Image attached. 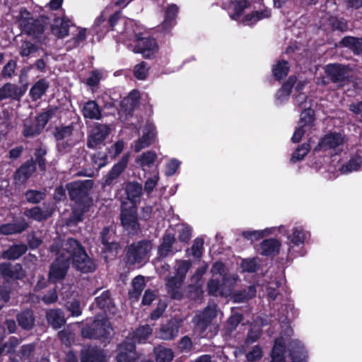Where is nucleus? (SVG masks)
<instances>
[{"mask_svg":"<svg viewBox=\"0 0 362 362\" xmlns=\"http://www.w3.org/2000/svg\"><path fill=\"white\" fill-rule=\"evenodd\" d=\"M159 180V173L158 171L154 172L153 174L147 178L144 184V191L147 194H151Z\"/></svg>","mask_w":362,"mask_h":362,"instance_id":"5fc2aeb1","label":"nucleus"},{"mask_svg":"<svg viewBox=\"0 0 362 362\" xmlns=\"http://www.w3.org/2000/svg\"><path fill=\"white\" fill-rule=\"evenodd\" d=\"M81 362H107V359L103 349L88 346L81 351Z\"/></svg>","mask_w":362,"mask_h":362,"instance_id":"2eb2a0df","label":"nucleus"},{"mask_svg":"<svg viewBox=\"0 0 362 362\" xmlns=\"http://www.w3.org/2000/svg\"><path fill=\"white\" fill-rule=\"evenodd\" d=\"M35 171V164L33 159L26 161L15 173L14 180L16 184L25 183Z\"/></svg>","mask_w":362,"mask_h":362,"instance_id":"a211bd4d","label":"nucleus"},{"mask_svg":"<svg viewBox=\"0 0 362 362\" xmlns=\"http://www.w3.org/2000/svg\"><path fill=\"white\" fill-rule=\"evenodd\" d=\"M296 83L295 77H290L287 82L284 83L281 89L277 92L276 98V100L281 103L284 101L290 95L292 86Z\"/></svg>","mask_w":362,"mask_h":362,"instance_id":"58836bf2","label":"nucleus"},{"mask_svg":"<svg viewBox=\"0 0 362 362\" xmlns=\"http://www.w3.org/2000/svg\"><path fill=\"white\" fill-rule=\"evenodd\" d=\"M18 21L21 30L35 38L42 34L46 23L43 18L34 19L26 10H21Z\"/></svg>","mask_w":362,"mask_h":362,"instance_id":"0eeeda50","label":"nucleus"},{"mask_svg":"<svg viewBox=\"0 0 362 362\" xmlns=\"http://www.w3.org/2000/svg\"><path fill=\"white\" fill-rule=\"evenodd\" d=\"M289 67L285 61H279L273 68V74L274 76L280 80L285 77L288 72Z\"/></svg>","mask_w":362,"mask_h":362,"instance_id":"8fccbe9b","label":"nucleus"},{"mask_svg":"<svg viewBox=\"0 0 362 362\" xmlns=\"http://www.w3.org/2000/svg\"><path fill=\"white\" fill-rule=\"evenodd\" d=\"M272 233V228H267L262 230H244L242 235L251 241L257 240Z\"/></svg>","mask_w":362,"mask_h":362,"instance_id":"de8ad7c7","label":"nucleus"},{"mask_svg":"<svg viewBox=\"0 0 362 362\" xmlns=\"http://www.w3.org/2000/svg\"><path fill=\"white\" fill-rule=\"evenodd\" d=\"M55 113V109L50 107L47 108L45 111L40 113L36 118L35 122L38 124V127L35 129L33 132H30L26 130V134H32L33 132H40L41 130L45 127L47 122L52 118Z\"/></svg>","mask_w":362,"mask_h":362,"instance_id":"473e14b6","label":"nucleus"},{"mask_svg":"<svg viewBox=\"0 0 362 362\" xmlns=\"http://www.w3.org/2000/svg\"><path fill=\"white\" fill-rule=\"evenodd\" d=\"M350 71L349 66L338 64H329L325 67L327 76L334 83H340L348 78Z\"/></svg>","mask_w":362,"mask_h":362,"instance_id":"ddd939ff","label":"nucleus"},{"mask_svg":"<svg viewBox=\"0 0 362 362\" xmlns=\"http://www.w3.org/2000/svg\"><path fill=\"white\" fill-rule=\"evenodd\" d=\"M83 115L86 118L90 119H100L101 118V111L94 100L86 102L82 108Z\"/></svg>","mask_w":362,"mask_h":362,"instance_id":"cd10ccee","label":"nucleus"},{"mask_svg":"<svg viewBox=\"0 0 362 362\" xmlns=\"http://www.w3.org/2000/svg\"><path fill=\"white\" fill-rule=\"evenodd\" d=\"M47 320L54 329L61 327L65 323V318L61 310H49L47 312Z\"/></svg>","mask_w":362,"mask_h":362,"instance_id":"72a5a7b5","label":"nucleus"},{"mask_svg":"<svg viewBox=\"0 0 362 362\" xmlns=\"http://www.w3.org/2000/svg\"><path fill=\"white\" fill-rule=\"evenodd\" d=\"M52 252L57 251V257L50 267L49 279L53 282L62 279L68 270L71 260L74 267L84 273L94 271L95 266L88 257L83 247L74 238L67 239L58 250L57 246L53 245Z\"/></svg>","mask_w":362,"mask_h":362,"instance_id":"f257e3e1","label":"nucleus"},{"mask_svg":"<svg viewBox=\"0 0 362 362\" xmlns=\"http://www.w3.org/2000/svg\"><path fill=\"white\" fill-rule=\"evenodd\" d=\"M134 76L139 80H144L148 73V66L146 62H141L134 67Z\"/></svg>","mask_w":362,"mask_h":362,"instance_id":"bf43d9fd","label":"nucleus"},{"mask_svg":"<svg viewBox=\"0 0 362 362\" xmlns=\"http://www.w3.org/2000/svg\"><path fill=\"white\" fill-rule=\"evenodd\" d=\"M37 50L36 45L28 41H24L20 47L19 54L21 57H28Z\"/></svg>","mask_w":362,"mask_h":362,"instance_id":"13d9d810","label":"nucleus"},{"mask_svg":"<svg viewBox=\"0 0 362 362\" xmlns=\"http://www.w3.org/2000/svg\"><path fill=\"white\" fill-rule=\"evenodd\" d=\"M293 330L288 327L285 336H281L275 340L272 351V362H285V352L287 347L292 362H307L308 353L303 344L298 339L291 338Z\"/></svg>","mask_w":362,"mask_h":362,"instance_id":"f03ea898","label":"nucleus"},{"mask_svg":"<svg viewBox=\"0 0 362 362\" xmlns=\"http://www.w3.org/2000/svg\"><path fill=\"white\" fill-rule=\"evenodd\" d=\"M247 6L248 2L246 0H233L229 3L227 9L230 18L238 20Z\"/></svg>","mask_w":362,"mask_h":362,"instance_id":"bb28decb","label":"nucleus"},{"mask_svg":"<svg viewBox=\"0 0 362 362\" xmlns=\"http://www.w3.org/2000/svg\"><path fill=\"white\" fill-rule=\"evenodd\" d=\"M129 158V154L126 153L120 160L115 164L109 173L103 177L102 185L105 188L114 185L120 175L126 168Z\"/></svg>","mask_w":362,"mask_h":362,"instance_id":"9d476101","label":"nucleus"},{"mask_svg":"<svg viewBox=\"0 0 362 362\" xmlns=\"http://www.w3.org/2000/svg\"><path fill=\"white\" fill-rule=\"evenodd\" d=\"M25 195L27 201L32 204L39 203L45 197V192L33 189L27 191Z\"/></svg>","mask_w":362,"mask_h":362,"instance_id":"864d4df0","label":"nucleus"},{"mask_svg":"<svg viewBox=\"0 0 362 362\" xmlns=\"http://www.w3.org/2000/svg\"><path fill=\"white\" fill-rule=\"evenodd\" d=\"M178 238L180 242L187 243L192 237V229L189 226L182 225L178 229Z\"/></svg>","mask_w":362,"mask_h":362,"instance_id":"4d7b16f0","label":"nucleus"},{"mask_svg":"<svg viewBox=\"0 0 362 362\" xmlns=\"http://www.w3.org/2000/svg\"><path fill=\"white\" fill-rule=\"evenodd\" d=\"M156 134L155 125L151 122H147L144 126L142 136L135 142L134 151L139 152L142 149L151 146L155 142Z\"/></svg>","mask_w":362,"mask_h":362,"instance_id":"9b49d317","label":"nucleus"},{"mask_svg":"<svg viewBox=\"0 0 362 362\" xmlns=\"http://www.w3.org/2000/svg\"><path fill=\"white\" fill-rule=\"evenodd\" d=\"M95 303L101 309L105 310L110 308L112 305V300L109 291H103L100 296L96 297Z\"/></svg>","mask_w":362,"mask_h":362,"instance_id":"3c124183","label":"nucleus"},{"mask_svg":"<svg viewBox=\"0 0 362 362\" xmlns=\"http://www.w3.org/2000/svg\"><path fill=\"white\" fill-rule=\"evenodd\" d=\"M136 358L134 343L127 339L118 348L117 362H133Z\"/></svg>","mask_w":362,"mask_h":362,"instance_id":"dca6fc26","label":"nucleus"},{"mask_svg":"<svg viewBox=\"0 0 362 362\" xmlns=\"http://www.w3.org/2000/svg\"><path fill=\"white\" fill-rule=\"evenodd\" d=\"M180 162L175 159H171L167 164L165 167V174L168 176H171L174 175L177 170L179 168L180 165Z\"/></svg>","mask_w":362,"mask_h":362,"instance_id":"338daca9","label":"nucleus"},{"mask_svg":"<svg viewBox=\"0 0 362 362\" xmlns=\"http://www.w3.org/2000/svg\"><path fill=\"white\" fill-rule=\"evenodd\" d=\"M361 168H362V158L356 155L353 156L346 165L341 167V171L343 173H348L357 171Z\"/></svg>","mask_w":362,"mask_h":362,"instance_id":"a19ab883","label":"nucleus"},{"mask_svg":"<svg viewBox=\"0 0 362 362\" xmlns=\"http://www.w3.org/2000/svg\"><path fill=\"white\" fill-rule=\"evenodd\" d=\"M192 267L189 260L177 259L173 266L174 275L168 276L166 279V287L168 293L174 299H180L182 297V285L187 273Z\"/></svg>","mask_w":362,"mask_h":362,"instance_id":"7ed1b4c3","label":"nucleus"},{"mask_svg":"<svg viewBox=\"0 0 362 362\" xmlns=\"http://www.w3.org/2000/svg\"><path fill=\"white\" fill-rule=\"evenodd\" d=\"M152 329L149 325L141 326L139 327L132 334L131 340L134 342H143L151 334Z\"/></svg>","mask_w":362,"mask_h":362,"instance_id":"79ce46f5","label":"nucleus"},{"mask_svg":"<svg viewBox=\"0 0 362 362\" xmlns=\"http://www.w3.org/2000/svg\"><path fill=\"white\" fill-rule=\"evenodd\" d=\"M238 280V275L228 273L222 277L221 282L217 278H211L207 284L208 292L214 296L227 297L231 294Z\"/></svg>","mask_w":362,"mask_h":362,"instance_id":"39448f33","label":"nucleus"},{"mask_svg":"<svg viewBox=\"0 0 362 362\" xmlns=\"http://www.w3.org/2000/svg\"><path fill=\"white\" fill-rule=\"evenodd\" d=\"M303 110L300 114V125H302V127L310 129L314 122V111L306 105Z\"/></svg>","mask_w":362,"mask_h":362,"instance_id":"e433bc0d","label":"nucleus"},{"mask_svg":"<svg viewBox=\"0 0 362 362\" xmlns=\"http://www.w3.org/2000/svg\"><path fill=\"white\" fill-rule=\"evenodd\" d=\"M109 321L103 316L98 315L90 326L83 328L82 337L84 338L107 337L112 332Z\"/></svg>","mask_w":362,"mask_h":362,"instance_id":"6e6552de","label":"nucleus"},{"mask_svg":"<svg viewBox=\"0 0 362 362\" xmlns=\"http://www.w3.org/2000/svg\"><path fill=\"white\" fill-rule=\"evenodd\" d=\"M139 98V93L137 90H132L129 95L122 101V106L129 105L128 110H132L136 106L138 99Z\"/></svg>","mask_w":362,"mask_h":362,"instance_id":"6e6d98bb","label":"nucleus"},{"mask_svg":"<svg viewBox=\"0 0 362 362\" xmlns=\"http://www.w3.org/2000/svg\"><path fill=\"white\" fill-rule=\"evenodd\" d=\"M26 250L27 247L25 245H13L3 253L2 257L8 259H16L23 255Z\"/></svg>","mask_w":362,"mask_h":362,"instance_id":"c9c22d12","label":"nucleus"},{"mask_svg":"<svg viewBox=\"0 0 362 362\" xmlns=\"http://www.w3.org/2000/svg\"><path fill=\"white\" fill-rule=\"evenodd\" d=\"M121 222L124 229L129 233H135L139 230V223L134 212L122 210L121 212Z\"/></svg>","mask_w":362,"mask_h":362,"instance_id":"6ab92c4d","label":"nucleus"},{"mask_svg":"<svg viewBox=\"0 0 362 362\" xmlns=\"http://www.w3.org/2000/svg\"><path fill=\"white\" fill-rule=\"evenodd\" d=\"M145 287L144 278L142 276H137L132 281V289L129 291L131 298L137 300Z\"/></svg>","mask_w":362,"mask_h":362,"instance_id":"ea45409f","label":"nucleus"},{"mask_svg":"<svg viewBox=\"0 0 362 362\" xmlns=\"http://www.w3.org/2000/svg\"><path fill=\"white\" fill-rule=\"evenodd\" d=\"M16 68V62L14 60H9L4 66L1 75L4 78H10L13 76Z\"/></svg>","mask_w":362,"mask_h":362,"instance_id":"0e129e2a","label":"nucleus"},{"mask_svg":"<svg viewBox=\"0 0 362 362\" xmlns=\"http://www.w3.org/2000/svg\"><path fill=\"white\" fill-rule=\"evenodd\" d=\"M70 197L74 200H79L84 194V187L81 182H73L67 185Z\"/></svg>","mask_w":362,"mask_h":362,"instance_id":"c03bdc74","label":"nucleus"},{"mask_svg":"<svg viewBox=\"0 0 362 362\" xmlns=\"http://www.w3.org/2000/svg\"><path fill=\"white\" fill-rule=\"evenodd\" d=\"M271 13L268 9L260 11H254L244 17L243 22L245 25H253L257 21L270 17Z\"/></svg>","mask_w":362,"mask_h":362,"instance_id":"f704fd0d","label":"nucleus"},{"mask_svg":"<svg viewBox=\"0 0 362 362\" xmlns=\"http://www.w3.org/2000/svg\"><path fill=\"white\" fill-rule=\"evenodd\" d=\"M281 243L276 239H267L260 245L261 254L263 255H274L278 253Z\"/></svg>","mask_w":362,"mask_h":362,"instance_id":"c85d7f7f","label":"nucleus"},{"mask_svg":"<svg viewBox=\"0 0 362 362\" xmlns=\"http://www.w3.org/2000/svg\"><path fill=\"white\" fill-rule=\"evenodd\" d=\"M61 341L66 345H70L74 341V335L69 329H63L58 333Z\"/></svg>","mask_w":362,"mask_h":362,"instance_id":"774afa93","label":"nucleus"},{"mask_svg":"<svg viewBox=\"0 0 362 362\" xmlns=\"http://www.w3.org/2000/svg\"><path fill=\"white\" fill-rule=\"evenodd\" d=\"M109 133L107 126L99 124L93 127L88 137V146L91 148L98 147Z\"/></svg>","mask_w":362,"mask_h":362,"instance_id":"f3484780","label":"nucleus"},{"mask_svg":"<svg viewBox=\"0 0 362 362\" xmlns=\"http://www.w3.org/2000/svg\"><path fill=\"white\" fill-rule=\"evenodd\" d=\"M341 43L354 52L359 53L362 51V38L345 37L341 40Z\"/></svg>","mask_w":362,"mask_h":362,"instance_id":"37998d69","label":"nucleus"},{"mask_svg":"<svg viewBox=\"0 0 362 362\" xmlns=\"http://www.w3.org/2000/svg\"><path fill=\"white\" fill-rule=\"evenodd\" d=\"M49 86V82L42 78L33 84L30 90V96L33 100H37L44 95Z\"/></svg>","mask_w":362,"mask_h":362,"instance_id":"c756f323","label":"nucleus"},{"mask_svg":"<svg viewBox=\"0 0 362 362\" xmlns=\"http://www.w3.org/2000/svg\"><path fill=\"white\" fill-rule=\"evenodd\" d=\"M157 159V154L155 151H147L136 159V163L138 166L144 172L149 170Z\"/></svg>","mask_w":362,"mask_h":362,"instance_id":"5701e85b","label":"nucleus"},{"mask_svg":"<svg viewBox=\"0 0 362 362\" xmlns=\"http://www.w3.org/2000/svg\"><path fill=\"white\" fill-rule=\"evenodd\" d=\"M204 247V240L202 238H197L194 240L192 246V254L193 257L199 258L202 255Z\"/></svg>","mask_w":362,"mask_h":362,"instance_id":"680f3d73","label":"nucleus"},{"mask_svg":"<svg viewBox=\"0 0 362 362\" xmlns=\"http://www.w3.org/2000/svg\"><path fill=\"white\" fill-rule=\"evenodd\" d=\"M106 77V74L103 70H93L90 73L86 83L90 88L96 87L100 81Z\"/></svg>","mask_w":362,"mask_h":362,"instance_id":"a18cd8bd","label":"nucleus"},{"mask_svg":"<svg viewBox=\"0 0 362 362\" xmlns=\"http://www.w3.org/2000/svg\"><path fill=\"white\" fill-rule=\"evenodd\" d=\"M71 26V21L66 17L57 18L52 24V33L55 36L63 38L68 35L69 29Z\"/></svg>","mask_w":362,"mask_h":362,"instance_id":"aec40b11","label":"nucleus"},{"mask_svg":"<svg viewBox=\"0 0 362 362\" xmlns=\"http://www.w3.org/2000/svg\"><path fill=\"white\" fill-rule=\"evenodd\" d=\"M216 315V305L214 303L209 304L202 313L194 317L193 321L196 325V329L201 334L203 333Z\"/></svg>","mask_w":362,"mask_h":362,"instance_id":"1a4fd4ad","label":"nucleus"},{"mask_svg":"<svg viewBox=\"0 0 362 362\" xmlns=\"http://www.w3.org/2000/svg\"><path fill=\"white\" fill-rule=\"evenodd\" d=\"M28 228V224L25 220L18 223H6L0 226V233L3 235H12L19 233Z\"/></svg>","mask_w":362,"mask_h":362,"instance_id":"2f4dec72","label":"nucleus"},{"mask_svg":"<svg viewBox=\"0 0 362 362\" xmlns=\"http://www.w3.org/2000/svg\"><path fill=\"white\" fill-rule=\"evenodd\" d=\"M179 324L176 320H170L160 329L158 337L164 340H170L178 334Z\"/></svg>","mask_w":362,"mask_h":362,"instance_id":"b1692460","label":"nucleus"},{"mask_svg":"<svg viewBox=\"0 0 362 362\" xmlns=\"http://www.w3.org/2000/svg\"><path fill=\"white\" fill-rule=\"evenodd\" d=\"M308 237L309 233L300 226L293 228L291 233L287 235L291 247L303 245Z\"/></svg>","mask_w":362,"mask_h":362,"instance_id":"a878e982","label":"nucleus"},{"mask_svg":"<svg viewBox=\"0 0 362 362\" xmlns=\"http://www.w3.org/2000/svg\"><path fill=\"white\" fill-rule=\"evenodd\" d=\"M256 294L255 288L251 286L248 289L234 293L231 297L234 303H243L253 298Z\"/></svg>","mask_w":362,"mask_h":362,"instance_id":"4c0bfd02","label":"nucleus"},{"mask_svg":"<svg viewBox=\"0 0 362 362\" xmlns=\"http://www.w3.org/2000/svg\"><path fill=\"white\" fill-rule=\"evenodd\" d=\"M346 141L344 136L339 133L327 134L320 141V146L324 150H333L336 153L341 151V146Z\"/></svg>","mask_w":362,"mask_h":362,"instance_id":"f8f14e48","label":"nucleus"},{"mask_svg":"<svg viewBox=\"0 0 362 362\" xmlns=\"http://www.w3.org/2000/svg\"><path fill=\"white\" fill-rule=\"evenodd\" d=\"M125 190L127 198L131 202L134 204L139 202L142 192L141 184L136 182H129L126 186Z\"/></svg>","mask_w":362,"mask_h":362,"instance_id":"7c9ffc66","label":"nucleus"},{"mask_svg":"<svg viewBox=\"0 0 362 362\" xmlns=\"http://www.w3.org/2000/svg\"><path fill=\"white\" fill-rule=\"evenodd\" d=\"M152 248V243L148 240H142L132 244L127 252V263L138 266L144 264L148 261Z\"/></svg>","mask_w":362,"mask_h":362,"instance_id":"423d86ee","label":"nucleus"},{"mask_svg":"<svg viewBox=\"0 0 362 362\" xmlns=\"http://www.w3.org/2000/svg\"><path fill=\"white\" fill-rule=\"evenodd\" d=\"M310 146L308 144H303L298 147L293 153L291 161L293 163L302 160L309 152Z\"/></svg>","mask_w":362,"mask_h":362,"instance_id":"603ef678","label":"nucleus"},{"mask_svg":"<svg viewBox=\"0 0 362 362\" xmlns=\"http://www.w3.org/2000/svg\"><path fill=\"white\" fill-rule=\"evenodd\" d=\"M211 273L212 278H216V275H220L221 278L227 274L225 265L221 262H215L211 269Z\"/></svg>","mask_w":362,"mask_h":362,"instance_id":"69168bd1","label":"nucleus"},{"mask_svg":"<svg viewBox=\"0 0 362 362\" xmlns=\"http://www.w3.org/2000/svg\"><path fill=\"white\" fill-rule=\"evenodd\" d=\"M115 233L108 228H105L101 233V242L104 246V251L117 252L119 245L115 240Z\"/></svg>","mask_w":362,"mask_h":362,"instance_id":"4be33fe9","label":"nucleus"},{"mask_svg":"<svg viewBox=\"0 0 362 362\" xmlns=\"http://www.w3.org/2000/svg\"><path fill=\"white\" fill-rule=\"evenodd\" d=\"M178 12V8L175 4L170 5L165 11V19L160 28L163 33H168L175 24V18Z\"/></svg>","mask_w":362,"mask_h":362,"instance_id":"393cba45","label":"nucleus"},{"mask_svg":"<svg viewBox=\"0 0 362 362\" xmlns=\"http://www.w3.org/2000/svg\"><path fill=\"white\" fill-rule=\"evenodd\" d=\"M258 265L255 259H245L241 262V268L243 272H255Z\"/></svg>","mask_w":362,"mask_h":362,"instance_id":"e2e57ef3","label":"nucleus"},{"mask_svg":"<svg viewBox=\"0 0 362 362\" xmlns=\"http://www.w3.org/2000/svg\"><path fill=\"white\" fill-rule=\"evenodd\" d=\"M54 211L53 206H45V209H42L38 206L33 207L25 211L24 214L28 218L34 219L37 221L45 220L50 217Z\"/></svg>","mask_w":362,"mask_h":362,"instance_id":"412c9836","label":"nucleus"},{"mask_svg":"<svg viewBox=\"0 0 362 362\" xmlns=\"http://www.w3.org/2000/svg\"><path fill=\"white\" fill-rule=\"evenodd\" d=\"M262 357V350L259 346H255L248 353L246 354V359L248 362H254L261 359Z\"/></svg>","mask_w":362,"mask_h":362,"instance_id":"052dcab7","label":"nucleus"},{"mask_svg":"<svg viewBox=\"0 0 362 362\" xmlns=\"http://www.w3.org/2000/svg\"><path fill=\"white\" fill-rule=\"evenodd\" d=\"M26 88L7 83L0 88V101L5 99L20 100L25 94Z\"/></svg>","mask_w":362,"mask_h":362,"instance_id":"4468645a","label":"nucleus"},{"mask_svg":"<svg viewBox=\"0 0 362 362\" xmlns=\"http://www.w3.org/2000/svg\"><path fill=\"white\" fill-rule=\"evenodd\" d=\"M133 25V22L129 21L125 29V33L128 35L129 40L136 42V46L134 51L140 52L146 58L153 57L158 50V46L154 39L140 37L134 30H132L130 27Z\"/></svg>","mask_w":362,"mask_h":362,"instance_id":"20e7f679","label":"nucleus"},{"mask_svg":"<svg viewBox=\"0 0 362 362\" xmlns=\"http://www.w3.org/2000/svg\"><path fill=\"white\" fill-rule=\"evenodd\" d=\"M157 362H170L173 358V354L170 349L159 346L155 349Z\"/></svg>","mask_w":362,"mask_h":362,"instance_id":"09e8293b","label":"nucleus"},{"mask_svg":"<svg viewBox=\"0 0 362 362\" xmlns=\"http://www.w3.org/2000/svg\"><path fill=\"white\" fill-rule=\"evenodd\" d=\"M18 321L19 325L24 329H30L34 323V318L33 313L30 310H26L18 316Z\"/></svg>","mask_w":362,"mask_h":362,"instance_id":"49530a36","label":"nucleus"}]
</instances>
